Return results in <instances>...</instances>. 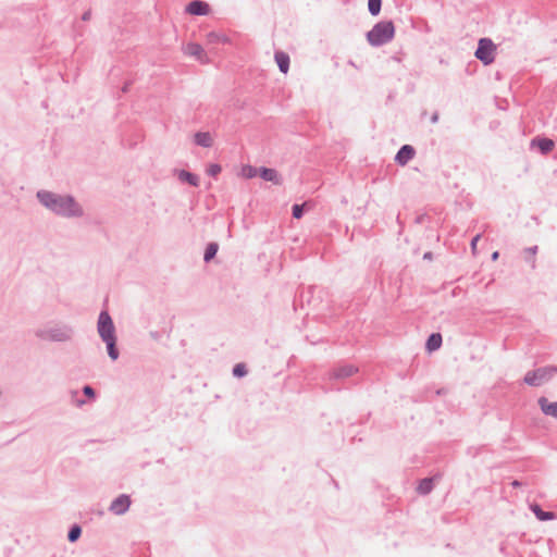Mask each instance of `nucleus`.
<instances>
[{
  "mask_svg": "<svg viewBox=\"0 0 557 557\" xmlns=\"http://www.w3.org/2000/svg\"><path fill=\"white\" fill-rule=\"evenodd\" d=\"M480 238H481V234H476V235L472 238V240H471V243H470V247H471V250H472V253H473V255H476V245H478V242L480 240Z\"/></svg>",
  "mask_w": 557,
  "mask_h": 557,
  "instance_id": "c756f323",
  "label": "nucleus"
},
{
  "mask_svg": "<svg viewBox=\"0 0 557 557\" xmlns=\"http://www.w3.org/2000/svg\"><path fill=\"white\" fill-rule=\"evenodd\" d=\"M557 373L556 366H546L537 368L533 371L527 372L524 375V383L530 386H540L549 381Z\"/></svg>",
  "mask_w": 557,
  "mask_h": 557,
  "instance_id": "7ed1b4c3",
  "label": "nucleus"
},
{
  "mask_svg": "<svg viewBox=\"0 0 557 557\" xmlns=\"http://www.w3.org/2000/svg\"><path fill=\"white\" fill-rule=\"evenodd\" d=\"M183 51L186 55L195 58L200 64L206 65L211 63V59L209 58L207 51L199 44L188 42L184 47Z\"/></svg>",
  "mask_w": 557,
  "mask_h": 557,
  "instance_id": "39448f33",
  "label": "nucleus"
},
{
  "mask_svg": "<svg viewBox=\"0 0 557 557\" xmlns=\"http://www.w3.org/2000/svg\"><path fill=\"white\" fill-rule=\"evenodd\" d=\"M416 156V150L411 145H404L400 147V149L397 151L395 156V162L398 165H406L410 160L413 159Z\"/></svg>",
  "mask_w": 557,
  "mask_h": 557,
  "instance_id": "423d86ee",
  "label": "nucleus"
},
{
  "mask_svg": "<svg viewBox=\"0 0 557 557\" xmlns=\"http://www.w3.org/2000/svg\"><path fill=\"white\" fill-rule=\"evenodd\" d=\"M37 196L45 207L58 214L66 216L82 214V209L71 197H61L49 191H39Z\"/></svg>",
  "mask_w": 557,
  "mask_h": 557,
  "instance_id": "f257e3e1",
  "label": "nucleus"
},
{
  "mask_svg": "<svg viewBox=\"0 0 557 557\" xmlns=\"http://www.w3.org/2000/svg\"><path fill=\"white\" fill-rule=\"evenodd\" d=\"M212 141V137L209 133H197L195 135V143L199 146L210 147Z\"/></svg>",
  "mask_w": 557,
  "mask_h": 557,
  "instance_id": "aec40b11",
  "label": "nucleus"
},
{
  "mask_svg": "<svg viewBox=\"0 0 557 557\" xmlns=\"http://www.w3.org/2000/svg\"><path fill=\"white\" fill-rule=\"evenodd\" d=\"M537 249H539L537 246H532V247H528L524 250L528 255H530V257L525 258V261L529 262L533 269L535 268V258H534V256L536 255Z\"/></svg>",
  "mask_w": 557,
  "mask_h": 557,
  "instance_id": "b1692460",
  "label": "nucleus"
},
{
  "mask_svg": "<svg viewBox=\"0 0 557 557\" xmlns=\"http://www.w3.org/2000/svg\"><path fill=\"white\" fill-rule=\"evenodd\" d=\"M542 412L557 419V401L549 403L547 398L540 397L537 400Z\"/></svg>",
  "mask_w": 557,
  "mask_h": 557,
  "instance_id": "9d476101",
  "label": "nucleus"
},
{
  "mask_svg": "<svg viewBox=\"0 0 557 557\" xmlns=\"http://www.w3.org/2000/svg\"><path fill=\"white\" fill-rule=\"evenodd\" d=\"M368 41L372 46H380L383 42V26L376 24L367 35Z\"/></svg>",
  "mask_w": 557,
  "mask_h": 557,
  "instance_id": "9b49d317",
  "label": "nucleus"
},
{
  "mask_svg": "<svg viewBox=\"0 0 557 557\" xmlns=\"http://www.w3.org/2000/svg\"><path fill=\"white\" fill-rule=\"evenodd\" d=\"M442 335L440 333H432L425 343V348L428 351L432 352L437 350L442 346Z\"/></svg>",
  "mask_w": 557,
  "mask_h": 557,
  "instance_id": "ddd939ff",
  "label": "nucleus"
},
{
  "mask_svg": "<svg viewBox=\"0 0 557 557\" xmlns=\"http://www.w3.org/2000/svg\"><path fill=\"white\" fill-rule=\"evenodd\" d=\"M178 176L182 181H186L193 186H198L199 184V178L189 172L182 171Z\"/></svg>",
  "mask_w": 557,
  "mask_h": 557,
  "instance_id": "412c9836",
  "label": "nucleus"
},
{
  "mask_svg": "<svg viewBox=\"0 0 557 557\" xmlns=\"http://www.w3.org/2000/svg\"><path fill=\"white\" fill-rule=\"evenodd\" d=\"M495 50L496 45L493 42V40L484 37L479 39L478 48L474 52V55L484 65H490L495 60Z\"/></svg>",
  "mask_w": 557,
  "mask_h": 557,
  "instance_id": "20e7f679",
  "label": "nucleus"
},
{
  "mask_svg": "<svg viewBox=\"0 0 557 557\" xmlns=\"http://www.w3.org/2000/svg\"><path fill=\"white\" fill-rule=\"evenodd\" d=\"M498 257H499V252H498V251H494V252L492 253V256H491V259H492L493 261H496V260L498 259Z\"/></svg>",
  "mask_w": 557,
  "mask_h": 557,
  "instance_id": "72a5a7b5",
  "label": "nucleus"
},
{
  "mask_svg": "<svg viewBox=\"0 0 557 557\" xmlns=\"http://www.w3.org/2000/svg\"><path fill=\"white\" fill-rule=\"evenodd\" d=\"M531 147H536L541 153L547 154L554 149L555 143L546 137H535L531 141Z\"/></svg>",
  "mask_w": 557,
  "mask_h": 557,
  "instance_id": "1a4fd4ad",
  "label": "nucleus"
},
{
  "mask_svg": "<svg viewBox=\"0 0 557 557\" xmlns=\"http://www.w3.org/2000/svg\"><path fill=\"white\" fill-rule=\"evenodd\" d=\"M395 35V27L392 21H385V44L391 41Z\"/></svg>",
  "mask_w": 557,
  "mask_h": 557,
  "instance_id": "5701e85b",
  "label": "nucleus"
},
{
  "mask_svg": "<svg viewBox=\"0 0 557 557\" xmlns=\"http://www.w3.org/2000/svg\"><path fill=\"white\" fill-rule=\"evenodd\" d=\"M423 259L424 260H432L433 259V253L431 251H428L423 255Z\"/></svg>",
  "mask_w": 557,
  "mask_h": 557,
  "instance_id": "473e14b6",
  "label": "nucleus"
},
{
  "mask_svg": "<svg viewBox=\"0 0 557 557\" xmlns=\"http://www.w3.org/2000/svg\"><path fill=\"white\" fill-rule=\"evenodd\" d=\"M98 332L102 341L107 344L108 354L111 359H117L119 351L115 347V330L111 317L106 311L101 312L99 315Z\"/></svg>",
  "mask_w": 557,
  "mask_h": 557,
  "instance_id": "f03ea898",
  "label": "nucleus"
},
{
  "mask_svg": "<svg viewBox=\"0 0 557 557\" xmlns=\"http://www.w3.org/2000/svg\"><path fill=\"white\" fill-rule=\"evenodd\" d=\"M392 60H393L394 62H399V61H400V58H398V57H396V55H395V57H393V58H392Z\"/></svg>",
  "mask_w": 557,
  "mask_h": 557,
  "instance_id": "c9c22d12",
  "label": "nucleus"
},
{
  "mask_svg": "<svg viewBox=\"0 0 557 557\" xmlns=\"http://www.w3.org/2000/svg\"><path fill=\"white\" fill-rule=\"evenodd\" d=\"M357 372V368L355 366H345L341 367L333 371V376L337 379L349 377Z\"/></svg>",
  "mask_w": 557,
  "mask_h": 557,
  "instance_id": "a211bd4d",
  "label": "nucleus"
},
{
  "mask_svg": "<svg viewBox=\"0 0 557 557\" xmlns=\"http://www.w3.org/2000/svg\"><path fill=\"white\" fill-rule=\"evenodd\" d=\"M368 7L371 14L377 15L381 10V0H369Z\"/></svg>",
  "mask_w": 557,
  "mask_h": 557,
  "instance_id": "393cba45",
  "label": "nucleus"
},
{
  "mask_svg": "<svg viewBox=\"0 0 557 557\" xmlns=\"http://www.w3.org/2000/svg\"><path fill=\"white\" fill-rule=\"evenodd\" d=\"M79 535H81V528L79 527H74L69 532V540L71 542H74V541H76L79 537Z\"/></svg>",
  "mask_w": 557,
  "mask_h": 557,
  "instance_id": "bb28decb",
  "label": "nucleus"
},
{
  "mask_svg": "<svg viewBox=\"0 0 557 557\" xmlns=\"http://www.w3.org/2000/svg\"><path fill=\"white\" fill-rule=\"evenodd\" d=\"M131 505V499L127 495H120L114 499L110 506V510L115 515H122L127 511Z\"/></svg>",
  "mask_w": 557,
  "mask_h": 557,
  "instance_id": "0eeeda50",
  "label": "nucleus"
},
{
  "mask_svg": "<svg viewBox=\"0 0 557 557\" xmlns=\"http://www.w3.org/2000/svg\"><path fill=\"white\" fill-rule=\"evenodd\" d=\"M246 373L247 369L244 363H237L233 369V374L237 377H243L244 375H246Z\"/></svg>",
  "mask_w": 557,
  "mask_h": 557,
  "instance_id": "a878e982",
  "label": "nucleus"
},
{
  "mask_svg": "<svg viewBox=\"0 0 557 557\" xmlns=\"http://www.w3.org/2000/svg\"><path fill=\"white\" fill-rule=\"evenodd\" d=\"M185 11L190 15H208L210 12V7L203 1L197 0L188 3Z\"/></svg>",
  "mask_w": 557,
  "mask_h": 557,
  "instance_id": "6e6552de",
  "label": "nucleus"
},
{
  "mask_svg": "<svg viewBox=\"0 0 557 557\" xmlns=\"http://www.w3.org/2000/svg\"><path fill=\"white\" fill-rule=\"evenodd\" d=\"M258 174H259V170L249 164L243 165L238 173V175L240 177L246 178V180L253 178Z\"/></svg>",
  "mask_w": 557,
  "mask_h": 557,
  "instance_id": "6ab92c4d",
  "label": "nucleus"
},
{
  "mask_svg": "<svg viewBox=\"0 0 557 557\" xmlns=\"http://www.w3.org/2000/svg\"><path fill=\"white\" fill-rule=\"evenodd\" d=\"M275 61L277 66L280 67L281 72L286 74L289 69V57L287 53L277 51L275 53Z\"/></svg>",
  "mask_w": 557,
  "mask_h": 557,
  "instance_id": "dca6fc26",
  "label": "nucleus"
},
{
  "mask_svg": "<svg viewBox=\"0 0 557 557\" xmlns=\"http://www.w3.org/2000/svg\"><path fill=\"white\" fill-rule=\"evenodd\" d=\"M218 248H219L218 244H215V243H211V244H209V245L207 246V248H206V251H205V257H203L205 261H207V262H208V261H210L211 259H213V258H214V256H215V255H216V252H218Z\"/></svg>",
  "mask_w": 557,
  "mask_h": 557,
  "instance_id": "4be33fe9",
  "label": "nucleus"
},
{
  "mask_svg": "<svg viewBox=\"0 0 557 557\" xmlns=\"http://www.w3.org/2000/svg\"><path fill=\"white\" fill-rule=\"evenodd\" d=\"M438 119H440V114H438V112H436V111H435V112L431 115V123H432V124L437 123V122H438Z\"/></svg>",
  "mask_w": 557,
  "mask_h": 557,
  "instance_id": "2f4dec72",
  "label": "nucleus"
},
{
  "mask_svg": "<svg viewBox=\"0 0 557 557\" xmlns=\"http://www.w3.org/2000/svg\"><path fill=\"white\" fill-rule=\"evenodd\" d=\"M264 181L272 182L275 185H280L282 183V178L276 170L269 168H260L259 174Z\"/></svg>",
  "mask_w": 557,
  "mask_h": 557,
  "instance_id": "f8f14e48",
  "label": "nucleus"
},
{
  "mask_svg": "<svg viewBox=\"0 0 557 557\" xmlns=\"http://www.w3.org/2000/svg\"><path fill=\"white\" fill-rule=\"evenodd\" d=\"M84 393L88 397H94L95 396V392H94V389L90 386H85L84 387Z\"/></svg>",
  "mask_w": 557,
  "mask_h": 557,
  "instance_id": "7c9ffc66",
  "label": "nucleus"
},
{
  "mask_svg": "<svg viewBox=\"0 0 557 557\" xmlns=\"http://www.w3.org/2000/svg\"><path fill=\"white\" fill-rule=\"evenodd\" d=\"M530 508L540 521H549L555 518V513L553 511H544L537 504L531 505Z\"/></svg>",
  "mask_w": 557,
  "mask_h": 557,
  "instance_id": "4468645a",
  "label": "nucleus"
},
{
  "mask_svg": "<svg viewBox=\"0 0 557 557\" xmlns=\"http://www.w3.org/2000/svg\"><path fill=\"white\" fill-rule=\"evenodd\" d=\"M304 205H294L293 206V216L295 219H300L302 216Z\"/></svg>",
  "mask_w": 557,
  "mask_h": 557,
  "instance_id": "c85d7f7f",
  "label": "nucleus"
},
{
  "mask_svg": "<svg viewBox=\"0 0 557 557\" xmlns=\"http://www.w3.org/2000/svg\"><path fill=\"white\" fill-rule=\"evenodd\" d=\"M511 485H512L513 487H518V486H521V485H522V483H521L520 481H518V480H515V481H512Z\"/></svg>",
  "mask_w": 557,
  "mask_h": 557,
  "instance_id": "f704fd0d",
  "label": "nucleus"
},
{
  "mask_svg": "<svg viewBox=\"0 0 557 557\" xmlns=\"http://www.w3.org/2000/svg\"><path fill=\"white\" fill-rule=\"evenodd\" d=\"M206 40L208 45H214V44H230L231 39L224 34L211 32L207 34Z\"/></svg>",
  "mask_w": 557,
  "mask_h": 557,
  "instance_id": "2eb2a0df",
  "label": "nucleus"
},
{
  "mask_svg": "<svg viewBox=\"0 0 557 557\" xmlns=\"http://www.w3.org/2000/svg\"><path fill=\"white\" fill-rule=\"evenodd\" d=\"M434 487V478H424L419 482L417 491L420 495H428Z\"/></svg>",
  "mask_w": 557,
  "mask_h": 557,
  "instance_id": "f3484780",
  "label": "nucleus"
},
{
  "mask_svg": "<svg viewBox=\"0 0 557 557\" xmlns=\"http://www.w3.org/2000/svg\"><path fill=\"white\" fill-rule=\"evenodd\" d=\"M221 166L219 164H210L207 169V173L211 176H216L221 172Z\"/></svg>",
  "mask_w": 557,
  "mask_h": 557,
  "instance_id": "cd10ccee",
  "label": "nucleus"
}]
</instances>
